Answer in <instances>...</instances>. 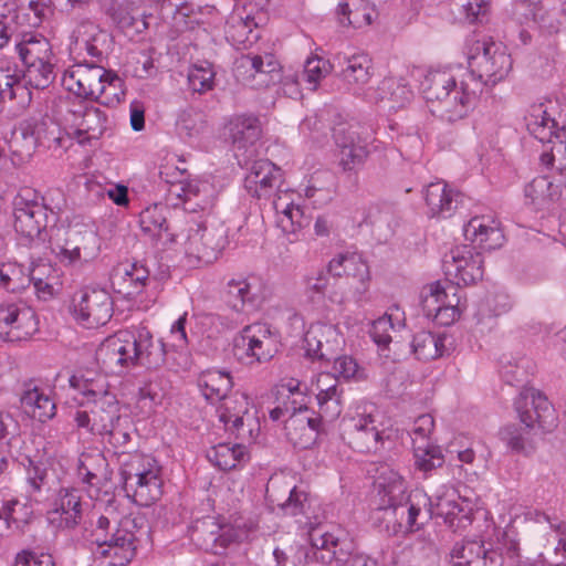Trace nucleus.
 I'll use <instances>...</instances> for the list:
<instances>
[{"instance_id":"f257e3e1","label":"nucleus","mask_w":566,"mask_h":566,"mask_svg":"<svg viewBox=\"0 0 566 566\" xmlns=\"http://www.w3.org/2000/svg\"><path fill=\"white\" fill-rule=\"evenodd\" d=\"M142 517L122 515L114 501L102 512H94L88 521L87 538L99 548V556L109 559V566H127L136 556Z\"/></svg>"},{"instance_id":"f03ea898","label":"nucleus","mask_w":566,"mask_h":566,"mask_svg":"<svg viewBox=\"0 0 566 566\" xmlns=\"http://www.w3.org/2000/svg\"><path fill=\"white\" fill-rule=\"evenodd\" d=\"M420 88L431 104V112L450 122L467 115L479 94V83L472 85L465 74L458 81L450 72L440 70L429 72Z\"/></svg>"},{"instance_id":"7ed1b4c3","label":"nucleus","mask_w":566,"mask_h":566,"mask_svg":"<svg viewBox=\"0 0 566 566\" xmlns=\"http://www.w3.org/2000/svg\"><path fill=\"white\" fill-rule=\"evenodd\" d=\"M468 63L467 78L472 85L479 83V93L483 86H494L504 80L513 65L506 46L485 35L470 44Z\"/></svg>"},{"instance_id":"20e7f679","label":"nucleus","mask_w":566,"mask_h":566,"mask_svg":"<svg viewBox=\"0 0 566 566\" xmlns=\"http://www.w3.org/2000/svg\"><path fill=\"white\" fill-rule=\"evenodd\" d=\"M160 468L150 457L135 455L122 470L124 490L140 506H149L160 499L163 491Z\"/></svg>"},{"instance_id":"39448f33","label":"nucleus","mask_w":566,"mask_h":566,"mask_svg":"<svg viewBox=\"0 0 566 566\" xmlns=\"http://www.w3.org/2000/svg\"><path fill=\"white\" fill-rule=\"evenodd\" d=\"M14 229L31 242L45 241L44 231L49 223V211L54 217L59 206L49 207L44 197L32 189H23L13 202Z\"/></svg>"},{"instance_id":"423d86ee","label":"nucleus","mask_w":566,"mask_h":566,"mask_svg":"<svg viewBox=\"0 0 566 566\" xmlns=\"http://www.w3.org/2000/svg\"><path fill=\"white\" fill-rule=\"evenodd\" d=\"M70 385L91 398L92 426L90 432L104 436L123 419L116 396L107 391L103 384L98 385L92 379L72 376Z\"/></svg>"},{"instance_id":"0eeeda50","label":"nucleus","mask_w":566,"mask_h":566,"mask_svg":"<svg viewBox=\"0 0 566 566\" xmlns=\"http://www.w3.org/2000/svg\"><path fill=\"white\" fill-rule=\"evenodd\" d=\"M530 136L537 142H566V99H546L530 107L524 117Z\"/></svg>"},{"instance_id":"6e6552de","label":"nucleus","mask_w":566,"mask_h":566,"mask_svg":"<svg viewBox=\"0 0 566 566\" xmlns=\"http://www.w3.org/2000/svg\"><path fill=\"white\" fill-rule=\"evenodd\" d=\"M279 335L268 324L245 326L234 339V356L244 365L270 361L280 350Z\"/></svg>"},{"instance_id":"1a4fd4ad","label":"nucleus","mask_w":566,"mask_h":566,"mask_svg":"<svg viewBox=\"0 0 566 566\" xmlns=\"http://www.w3.org/2000/svg\"><path fill=\"white\" fill-rule=\"evenodd\" d=\"M101 241L96 231L88 224L74 223L65 231L64 243H55L52 252L65 265L87 263L96 259Z\"/></svg>"},{"instance_id":"9d476101","label":"nucleus","mask_w":566,"mask_h":566,"mask_svg":"<svg viewBox=\"0 0 566 566\" xmlns=\"http://www.w3.org/2000/svg\"><path fill=\"white\" fill-rule=\"evenodd\" d=\"M126 333L132 366H143L151 370L165 366L166 344L161 339L155 338L147 326L133 325L126 328Z\"/></svg>"},{"instance_id":"9b49d317","label":"nucleus","mask_w":566,"mask_h":566,"mask_svg":"<svg viewBox=\"0 0 566 566\" xmlns=\"http://www.w3.org/2000/svg\"><path fill=\"white\" fill-rule=\"evenodd\" d=\"M75 318L88 328L105 325L113 316V298L104 289H85L74 294Z\"/></svg>"},{"instance_id":"f8f14e48","label":"nucleus","mask_w":566,"mask_h":566,"mask_svg":"<svg viewBox=\"0 0 566 566\" xmlns=\"http://www.w3.org/2000/svg\"><path fill=\"white\" fill-rule=\"evenodd\" d=\"M342 438L355 451L376 452L382 443L381 431L371 412L365 409L342 420Z\"/></svg>"},{"instance_id":"ddd939ff","label":"nucleus","mask_w":566,"mask_h":566,"mask_svg":"<svg viewBox=\"0 0 566 566\" xmlns=\"http://www.w3.org/2000/svg\"><path fill=\"white\" fill-rule=\"evenodd\" d=\"M191 542L200 549L222 554L231 543L243 542V532H235L229 525H220L214 517L197 520L189 528Z\"/></svg>"},{"instance_id":"4468645a","label":"nucleus","mask_w":566,"mask_h":566,"mask_svg":"<svg viewBox=\"0 0 566 566\" xmlns=\"http://www.w3.org/2000/svg\"><path fill=\"white\" fill-rule=\"evenodd\" d=\"M442 269L457 285H469L483 277V259L471 245H457L444 254Z\"/></svg>"},{"instance_id":"2eb2a0df","label":"nucleus","mask_w":566,"mask_h":566,"mask_svg":"<svg viewBox=\"0 0 566 566\" xmlns=\"http://www.w3.org/2000/svg\"><path fill=\"white\" fill-rule=\"evenodd\" d=\"M228 243L223 227L208 228L205 223H196L188 229L185 252L199 262L211 263L218 259Z\"/></svg>"},{"instance_id":"dca6fc26","label":"nucleus","mask_w":566,"mask_h":566,"mask_svg":"<svg viewBox=\"0 0 566 566\" xmlns=\"http://www.w3.org/2000/svg\"><path fill=\"white\" fill-rule=\"evenodd\" d=\"M514 407L526 428H534L537 424L543 430H551L556 424L554 407L535 388L524 387L515 399Z\"/></svg>"},{"instance_id":"f3484780","label":"nucleus","mask_w":566,"mask_h":566,"mask_svg":"<svg viewBox=\"0 0 566 566\" xmlns=\"http://www.w3.org/2000/svg\"><path fill=\"white\" fill-rule=\"evenodd\" d=\"M38 331L34 311L24 303L0 304V338L6 342H21Z\"/></svg>"},{"instance_id":"a211bd4d","label":"nucleus","mask_w":566,"mask_h":566,"mask_svg":"<svg viewBox=\"0 0 566 566\" xmlns=\"http://www.w3.org/2000/svg\"><path fill=\"white\" fill-rule=\"evenodd\" d=\"M107 70L96 64H78L63 75V84L78 97L98 99L104 93Z\"/></svg>"},{"instance_id":"6ab92c4d","label":"nucleus","mask_w":566,"mask_h":566,"mask_svg":"<svg viewBox=\"0 0 566 566\" xmlns=\"http://www.w3.org/2000/svg\"><path fill=\"white\" fill-rule=\"evenodd\" d=\"M284 429L289 441L294 447L308 449L324 432L323 416L311 409H303L287 418Z\"/></svg>"},{"instance_id":"aec40b11","label":"nucleus","mask_w":566,"mask_h":566,"mask_svg":"<svg viewBox=\"0 0 566 566\" xmlns=\"http://www.w3.org/2000/svg\"><path fill=\"white\" fill-rule=\"evenodd\" d=\"M313 557L326 566H352L354 559L363 554L353 553L352 543L340 541L331 533L312 537Z\"/></svg>"},{"instance_id":"412c9836","label":"nucleus","mask_w":566,"mask_h":566,"mask_svg":"<svg viewBox=\"0 0 566 566\" xmlns=\"http://www.w3.org/2000/svg\"><path fill=\"white\" fill-rule=\"evenodd\" d=\"M83 517L82 491L76 488H61L49 512L51 523L64 530L75 528Z\"/></svg>"},{"instance_id":"4be33fe9","label":"nucleus","mask_w":566,"mask_h":566,"mask_svg":"<svg viewBox=\"0 0 566 566\" xmlns=\"http://www.w3.org/2000/svg\"><path fill=\"white\" fill-rule=\"evenodd\" d=\"M283 182V172L280 167L268 159L255 160L244 179V188L254 198H268L272 191Z\"/></svg>"},{"instance_id":"5701e85b","label":"nucleus","mask_w":566,"mask_h":566,"mask_svg":"<svg viewBox=\"0 0 566 566\" xmlns=\"http://www.w3.org/2000/svg\"><path fill=\"white\" fill-rule=\"evenodd\" d=\"M431 505L430 499L421 490L411 491V499L402 503L391 504L389 506H380L385 512V518H394L395 526L403 531H416L420 528L422 522H418V517L422 511Z\"/></svg>"},{"instance_id":"b1692460","label":"nucleus","mask_w":566,"mask_h":566,"mask_svg":"<svg viewBox=\"0 0 566 566\" xmlns=\"http://www.w3.org/2000/svg\"><path fill=\"white\" fill-rule=\"evenodd\" d=\"M335 73L354 94H359L371 78L373 62L367 54H337Z\"/></svg>"},{"instance_id":"393cba45","label":"nucleus","mask_w":566,"mask_h":566,"mask_svg":"<svg viewBox=\"0 0 566 566\" xmlns=\"http://www.w3.org/2000/svg\"><path fill=\"white\" fill-rule=\"evenodd\" d=\"M169 213V208L161 203L149 206L139 213L142 231L163 248L176 243L178 237L168 220Z\"/></svg>"},{"instance_id":"a878e982","label":"nucleus","mask_w":566,"mask_h":566,"mask_svg":"<svg viewBox=\"0 0 566 566\" xmlns=\"http://www.w3.org/2000/svg\"><path fill=\"white\" fill-rule=\"evenodd\" d=\"M295 193L290 190H280L272 205L277 214V227L287 234H294L310 224V217L305 214L304 208L295 203Z\"/></svg>"},{"instance_id":"bb28decb","label":"nucleus","mask_w":566,"mask_h":566,"mask_svg":"<svg viewBox=\"0 0 566 566\" xmlns=\"http://www.w3.org/2000/svg\"><path fill=\"white\" fill-rule=\"evenodd\" d=\"M126 329L116 332L107 337L96 350V360L109 373H116L117 368L132 366L128 352Z\"/></svg>"},{"instance_id":"cd10ccee","label":"nucleus","mask_w":566,"mask_h":566,"mask_svg":"<svg viewBox=\"0 0 566 566\" xmlns=\"http://www.w3.org/2000/svg\"><path fill=\"white\" fill-rule=\"evenodd\" d=\"M171 196L179 199L184 210L190 213L209 211L214 205L211 186L197 180H189L188 184H175Z\"/></svg>"},{"instance_id":"c85d7f7f","label":"nucleus","mask_w":566,"mask_h":566,"mask_svg":"<svg viewBox=\"0 0 566 566\" xmlns=\"http://www.w3.org/2000/svg\"><path fill=\"white\" fill-rule=\"evenodd\" d=\"M464 237L478 248L491 251L502 247L504 242L503 231L499 223L491 217H473L463 229Z\"/></svg>"},{"instance_id":"c756f323","label":"nucleus","mask_w":566,"mask_h":566,"mask_svg":"<svg viewBox=\"0 0 566 566\" xmlns=\"http://www.w3.org/2000/svg\"><path fill=\"white\" fill-rule=\"evenodd\" d=\"M430 515L442 517L454 532L463 530L472 522V509L469 503L459 502L448 496H439L434 505H428Z\"/></svg>"},{"instance_id":"7c9ffc66","label":"nucleus","mask_w":566,"mask_h":566,"mask_svg":"<svg viewBox=\"0 0 566 566\" xmlns=\"http://www.w3.org/2000/svg\"><path fill=\"white\" fill-rule=\"evenodd\" d=\"M460 195L443 181L431 182L424 191V200L432 217H451L459 205Z\"/></svg>"},{"instance_id":"2f4dec72","label":"nucleus","mask_w":566,"mask_h":566,"mask_svg":"<svg viewBox=\"0 0 566 566\" xmlns=\"http://www.w3.org/2000/svg\"><path fill=\"white\" fill-rule=\"evenodd\" d=\"M13 139H29L34 142H62L60 129L51 118H25L12 130Z\"/></svg>"},{"instance_id":"473e14b6","label":"nucleus","mask_w":566,"mask_h":566,"mask_svg":"<svg viewBox=\"0 0 566 566\" xmlns=\"http://www.w3.org/2000/svg\"><path fill=\"white\" fill-rule=\"evenodd\" d=\"M328 273L333 276L340 277L343 275L352 276L357 280L366 290L365 284L369 281V268L358 253H339L328 263Z\"/></svg>"},{"instance_id":"72a5a7b5","label":"nucleus","mask_w":566,"mask_h":566,"mask_svg":"<svg viewBox=\"0 0 566 566\" xmlns=\"http://www.w3.org/2000/svg\"><path fill=\"white\" fill-rule=\"evenodd\" d=\"M319 339H325V344L316 360L332 363L343 352L345 345L343 335L332 324H312L310 326V342L319 344Z\"/></svg>"},{"instance_id":"f704fd0d","label":"nucleus","mask_w":566,"mask_h":566,"mask_svg":"<svg viewBox=\"0 0 566 566\" xmlns=\"http://www.w3.org/2000/svg\"><path fill=\"white\" fill-rule=\"evenodd\" d=\"M371 97L376 103H387L388 109L397 111L405 107L412 99V91L401 80L384 78Z\"/></svg>"},{"instance_id":"c9c22d12","label":"nucleus","mask_w":566,"mask_h":566,"mask_svg":"<svg viewBox=\"0 0 566 566\" xmlns=\"http://www.w3.org/2000/svg\"><path fill=\"white\" fill-rule=\"evenodd\" d=\"M78 473L82 476V481L90 488L95 489L97 494L111 482L113 471L109 469L106 458L97 453L84 458L81 462Z\"/></svg>"},{"instance_id":"e433bc0d","label":"nucleus","mask_w":566,"mask_h":566,"mask_svg":"<svg viewBox=\"0 0 566 566\" xmlns=\"http://www.w3.org/2000/svg\"><path fill=\"white\" fill-rule=\"evenodd\" d=\"M22 63L52 61L53 51L50 41L39 33H23L21 40L15 44Z\"/></svg>"},{"instance_id":"4c0bfd02","label":"nucleus","mask_w":566,"mask_h":566,"mask_svg":"<svg viewBox=\"0 0 566 566\" xmlns=\"http://www.w3.org/2000/svg\"><path fill=\"white\" fill-rule=\"evenodd\" d=\"M258 27L255 18L244 10L235 9L228 18L224 34L228 42L233 45L252 43L258 35L252 38L253 30Z\"/></svg>"},{"instance_id":"58836bf2","label":"nucleus","mask_w":566,"mask_h":566,"mask_svg":"<svg viewBox=\"0 0 566 566\" xmlns=\"http://www.w3.org/2000/svg\"><path fill=\"white\" fill-rule=\"evenodd\" d=\"M222 136L226 142H258L262 137L261 122L254 116H233L223 126Z\"/></svg>"},{"instance_id":"ea45409f","label":"nucleus","mask_w":566,"mask_h":566,"mask_svg":"<svg viewBox=\"0 0 566 566\" xmlns=\"http://www.w3.org/2000/svg\"><path fill=\"white\" fill-rule=\"evenodd\" d=\"M447 336L430 331H420L412 336L411 352L419 360H433L444 356L448 349L444 345Z\"/></svg>"},{"instance_id":"a19ab883","label":"nucleus","mask_w":566,"mask_h":566,"mask_svg":"<svg viewBox=\"0 0 566 566\" xmlns=\"http://www.w3.org/2000/svg\"><path fill=\"white\" fill-rule=\"evenodd\" d=\"M562 188L548 180L545 176L534 178L525 187V197L537 210L548 209L551 205L559 200Z\"/></svg>"},{"instance_id":"79ce46f5","label":"nucleus","mask_w":566,"mask_h":566,"mask_svg":"<svg viewBox=\"0 0 566 566\" xmlns=\"http://www.w3.org/2000/svg\"><path fill=\"white\" fill-rule=\"evenodd\" d=\"M198 386L205 398L214 403L228 397L233 382L229 373L213 369L200 374Z\"/></svg>"},{"instance_id":"37998d69","label":"nucleus","mask_w":566,"mask_h":566,"mask_svg":"<svg viewBox=\"0 0 566 566\" xmlns=\"http://www.w3.org/2000/svg\"><path fill=\"white\" fill-rule=\"evenodd\" d=\"M455 291L457 287L453 284H449L447 287L442 286L440 282L426 285L420 293L423 314L428 318H433L448 301L455 298Z\"/></svg>"},{"instance_id":"c03bdc74","label":"nucleus","mask_w":566,"mask_h":566,"mask_svg":"<svg viewBox=\"0 0 566 566\" xmlns=\"http://www.w3.org/2000/svg\"><path fill=\"white\" fill-rule=\"evenodd\" d=\"M374 12V8L367 0H347L337 7L339 22L355 29L371 24Z\"/></svg>"},{"instance_id":"a18cd8bd","label":"nucleus","mask_w":566,"mask_h":566,"mask_svg":"<svg viewBox=\"0 0 566 566\" xmlns=\"http://www.w3.org/2000/svg\"><path fill=\"white\" fill-rule=\"evenodd\" d=\"M102 36H104V34L98 25L91 21L81 22L72 34L75 48L85 50L91 57L97 60L103 55L102 50L98 48V42Z\"/></svg>"},{"instance_id":"49530a36","label":"nucleus","mask_w":566,"mask_h":566,"mask_svg":"<svg viewBox=\"0 0 566 566\" xmlns=\"http://www.w3.org/2000/svg\"><path fill=\"white\" fill-rule=\"evenodd\" d=\"M22 405L29 409L31 417L40 422H46L55 416V403L52 398L38 388L28 390L21 398Z\"/></svg>"},{"instance_id":"de8ad7c7","label":"nucleus","mask_w":566,"mask_h":566,"mask_svg":"<svg viewBox=\"0 0 566 566\" xmlns=\"http://www.w3.org/2000/svg\"><path fill=\"white\" fill-rule=\"evenodd\" d=\"M379 485L382 494L380 506H389L411 499V492H408L407 482L395 471H390L388 476H384Z\"/></svg>"},{"instance_id":"09e8293b","label":"nucleus","mask_w":566,"mask_h":566,"mask_svg":"<svg viewBox=\"0 0 566 566\" xmlns=\"http://www.w3.org/2000/svg\"><path fill=\"white\" fill-rule=\"evenodd\" d=\"M224 301L234 312L241 313L245 311L247 305L254 303L255 293L247 280H230L227 284Z\"/></svg>"},{"instance_id":"8fccbe9b","label":"nucleus","mask_w":566,"mask_h":566,"mask_svg":"<svg viewBox=\"0 0 566 566\" xmlns=\"http://www.w3.org/2000/svg\"><path fill=\"white\" fill-rule=\"evenodd\" d=\"M226 432L238 440V443H250L256 439L260 433V421L256 412L251 415H241V418L232 419L231 422L223 426Z\"/></svg>"},{"instance_id":"3c124183","label":"nucleus","mask_w":566,"mask_h":566,"mask_svg":"<svg viewBox=\"0 0 566 566\" xmlns=\"http://www.w3.org/2000/svg\"><path fill=\"white\" fill-rule=\"evenodd\" d=\"M221 401V405L217 408V415L223 426L237 417L241 418V415L247 416L254 412L251 409L249 397L242 392L237 391Z\"/></svg>"},{"instance_id":"603ef678","label":"nucleus","mask_w":566,"mask_h":566,"mask_svg":"<svg viewBox=\"0 0 566 566\" xmlns=\"http://www.w3.org/2000/svg\"><path fill=\"white\" fill-rule=\"evenodd\" d=\"M335 61L331 63L329 61L318 55H311L304 63V70L301 74V82L305 83L308 90L316 91L319 82L332 71L335 72Z\"/></svg>"},{"instance_id":"864d4df0","label":"nucleus","mask_w":566,"mask_h":566,"mask_svg":"<svg viewBox=\"0 0 566 566\" xmlns=\"http://www.w3.org/2000/svg\"><path fill=\"white\" fill-rule=\"evenodd\" d=\"M482 553H484V543L482 542L457 543L450 553L451 566H482Z\"/></svg>"},{"instance_id":"5fc2aeb1","label":"nucleus","mask_w":566,"mask_h":566,"mask_svg":"<svg viewBox=\"0 0 566 566\" xmlns=\"http://www.w3.org/2000/svg\"><path fill=\"white\" fill-rule=\"evenodd\" d=\"M243 69L250 72V76L254 77L256 74H272L280 70V63L273 54L253 55L244 54L235 61V70L239 73Z\"/></svg>"},{"instance_id":"6e6d98bb","label":"nucleus","mask_w":566,"mask_h":566,"mask_svg":"<svg viewBox=\"0 0 566 566\" xmlns=\"http://www.w3.org/2000/svg\"><path fill=\"white\" fill-rule=\"evenodd\" d=\"M15 65L0 63V102L13 101L25 91Z\"/></svg>"},{"instance_id":"4d7b16f0","label":"nucleus","mask_w":566,"mask_h":566,"mask_svg":"<svg viewBox=\"0 0 566 566\" xmlns=\"http://www.w3.org/2000/svg\"><path fill=\"white\" fill-rule=\"evenodd\" d=\"M23 77L28 84L36 90H44L53 83L55 78L54 64L52 61L24 63Z\"/></svg>"},{"instance_id":"13d9d810","label":"nucleus","mask_w":566,"mask_h":566,"mask_svg":"<svg viewBox=\"0 0 566 566\" xmlns=\"http://www.w3.org/2000/svg\"><path fill=\"white\" fill-rule=\"evenodd\" d=\"M112 20L122 30H134L135 32H143L147 29V22L133 14L130 3L114 2L108 10Z\"/></svg>"},{"instance_id":"bf43d9fd","label":"nucleus","mask_w":566,"mask_h":566,"mask_svg":"<svg viewBox=\"0 0 566 566\" xmlns=\"http://www.w3.org/2000/svg\"><path fill=\"white\" fill-rule=\"evenodd\" d=\"M123 281L130 287L127 295H138L150 283V272L143 263L133 262L123 266Z\"/></svg>"},{"instance_id":"052dcab7","label":"nucleus","mask_w":566,"mask_h":566,"mask_svg":"<svg viewBox=\"0 0 566 566\" xmlns=\"http://www.w3.org/2000/svg\"><path fill=\"white\" fill-rule=\"evenodd\" d=\"M370 150L363 144H342L338 157L339 166L344 171H354L360 168L368 158Z\"/></svg>"},{"instance_id":"680f3d73","label":"nucleus","mask_w":566,"mask_h":566,"mask_svg":"<svg viewBox=\"0 0 566 566\" xmlns=\"http://www.w3.org/2000/svg\"><path fill=\"white\" fill-rule=\"evenodd\" d=\"M528 367L530 360L526 358H520L514 361H504L502 358L500 374L506 384L520 386L528 382Z\"/></svg>"},{"instance_id":"e2e57ef3","label":"nucleus","mask_w":566,"mask_h":566,"mask_svg":"<svg viewBox=\"0 0 566 566\" xmlns=\"http://www.w3.org/2000/svg\"><path fill=\"white\" fill-rule=\"evenodd\" d=\"M415 465L418 470L428 473L443 464L441 451L429 443H421L413 447Z\"/></svg>"},{"instance_id":"0e129e2a","label":"nucleus","mask_w":566,"mask_h":566,"mask_svg":"<svg viewBox=\"0 0 566 566\" xmlns=\"http://www.w3.org/2000/svg\"><path fill=\"white\" fill-rule=\"evenodd\" d=\"M27 276L21 265L15 263H0V287L11 293H19L25 289Z\"/></svg>"},{"instance_id":"69168bd1","label":"nucleus","mask_w":566,"mask_h":566,"mask_svg":"<svg viewBox=\"0 0 566 566\" xmlns=\"http://www.w3.org/2000/svg\"><path fill=\"white\" fill-rule=\"evenodd\" d=\"M340 397L342 390H338L337 384L321 388L316 395L317 403L319 406L318 415L336 417L340 413Z\"/></svg>"},{"instance_id":"338daca9","label":"nucleus","mask_w":566,"mask_h":566,"mask_svg":"<svg viewBox=\"0 0 566 566\" xmlns=\"http://www.w3.org/2000/svg\"><path fill=\"white\" fill-rule=\"evenodd\" d=\"M531 429L526 424H509L501 429L500 438L512 451L521 453L526 450Z\"/></svg>"},{"instance_id":"774afa93","label":"nucleus","mask_w":566,"mask_h":566,"mask_svg":"<svg viewBox=\"0 0 566 566\" xmlns=\"http://www.w3.org/2000/svg\"><path fill=\"white\" fill-rule=\"evenodd\" d=\"M216 73L210 64L193 65L188 74L189 87L197 93H206L213 88Z\"/></svg>"}]
</instances>
